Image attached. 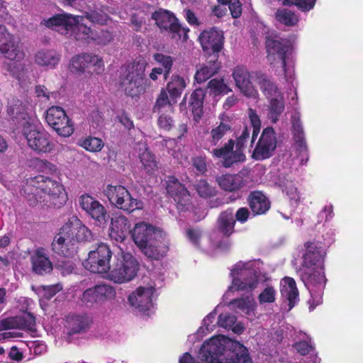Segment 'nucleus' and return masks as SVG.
<instances>
[{
    "instance_id": "obj_35",
    "label": "nucleus",
    "mask_w": 363,
    "mask_h": 363,
    "mask_svg": "<svg viewBox=\"0 0 363 363\" xmlns=\"http://www.w3.org/2000/svg\"><path fill=\"white\" fill-rule=\"evenodd\" d=\"M230 124L229 121L221 118L220 124L212 128L209 133V138L206 144V148L212 154L211 151L214 149L213 147L218 145L220 140L230 130Z\"/></svg>"
},
{
    "instance_id": "obj_45",
    "label": "nucleus",
    "mask_w": 363,
    "mask_h": 363,
    "mask_svg": "<svg viewBox=\"0 0 363 363\" xmlns=\"http://www.w3.org/2000/svg\"><path fill=\"white\" fill-rule=\"evenodd\" d=\"M79 22L76 24L75 26L77 28V33H76V38L77 40H96L99 36L97 34L94 33L90 28L82 23L84 21V16H79Z\"/></svg>"
},
{
    "instance_id": "obj_58",
    "label": "nucleus",
    "mask_w": 363,
    "mask_h": 363,
    "mask_svg": "<svg viewBox=\"0 0 363 363\" xmlns=\"http://www.w3.org/2000/svg\"><path fill=\"white\" fill-rule=\"evenodd\" d=\"M84 18L91 21L94 23L98 24H105L108 20V16L107 14L100 12V11H91L90 13H87L84 16Z\"/></svg>"
},
{
    "instance_id": "obj_34",
    "label": "nucleus",
    "mask_w": 363,
    "mask_h": 363,
    "mask_svg": "<svg viewBox=\"0 0 363 363\" xmlns=\"http://www.w3.org/2000/svg\"><path fill=\"white\" fill-rule=\"evenodd\" d=\"M65 326L69 335L83 333L89 328V319L85 315H69L66 318Z\"/></svg>"
},
{
    "instance_id": "obj_40",
    "label": "nucleus",
    "mask_w": 363,
    "mask_h": 363,
    "mask_svg": "<svg viewBox=\"0 0 363 363\" xmlns=\"http://www.w3.org/2000/svg\"><path fill=\"white\" fill-rule=\"evenodd\" d=\"M203 98L204 91L201 89H196L191 95L190 106L196 121L199 120L203 115Z\"/></svg>"
},
{
    "instance_id": "obj_31",
    "label": "nucleus",
    "mask_w": 363,
    "mask_h": 363,
    "mask_svg": "<svg viewBox=\"0 0 363 363\" xmlns=\"http://www.w3.org/2000/svg\"><path fill=\"white\" fill-rule=\"evenodd\" d=\"M128 228V219L123 215L116 214L111 220L109 236L116 242H121L125 240Z\"/></svg>"
},
{
    "instance_id": "obj_27",
    "label": "nucleus",
    "mask_w": 363,
    "mask_h": 363,
    "mask_svg": "<svg viewBox=\"0 0 363 363\" xmlns=\"http://www.w3.org/2000/svg\"><path fill=\"white\" fill-rule=\"evenodd\" d=\"M7 113L17 125V128H21V130L35 121L28 115L22 102L16 99H12L9 102Z\"/></svg>"
},
{
    "instance_id": "obj_13",
    "label": "nucleus",
    "mask_w": 363,
    "mask_h": 363,
    "mask_svg": "<svg viewBox=\"0 0 363 363\" xmlns=\"http://www.w3.org/2000/svg\"><path fill=\"white\" fill-rule=\"evenodd\" d=\"M250 130L247 127L242 130L241 135L237 139L236 150L233 151L234 143L229 140L220 149H213L212 155L218 158H223V165L230 167L234 163L243 162L245 156L242 152L245 143L249 140Z\"/></svg>"
},
{
    "instance_id": "obj_10",
    "label": "nucleus",
    "mask_w": 363,
    "mask_h": 363,
    "mask_svg": "<svg viewBox=\"0 0 363 363\" xmlns=\"http://www.w3.org/2000/svg\"><path fill=\"white\" fill-rule=\"evenodd\" d=\"M146 66V60L139 57L126 67L121 77L120 84L127 95L135 97L145 92Z\"/></svg>"
},
{
    "instance_id": "obj_2",
    "label": "nucleus",
    "mask_w": 363,
    "mask_h": 363,
    "mask_svg": "<svg viewBox=\"0 0 363 363\" xmlns=\"http://www.w3.org/2000/svg\"><path fill=\"white\" fill-rule=\"evenodd\" d=\"M199 358L203 363H252L243 345L223 335L205 341Z\"/></svg>"
},
{
    "instance_id": "obj_1",
    "label": "nucleus",
    "mask_w": 363,
    "mask_h": 363,
    "mask_svg": "<svg viewBox=\"0 0 363 363\" xmlns=\"http://www.w3.org/2000/svg\"><path fill=\"white\" fill-rule=\"evenodd\" d=\"M304 246L301 277L311 294L308 303L309 309L312 311L322 303V295L326 282L323 267L325 252L315 242H306Z\"/></svg>"
},
{
    "instance_id": "obj_57",
    "label": "nucleus",
    "mask_w": 363,
    "mask_h": 363,
    "mask_svg": "<svg viewBox=\"0 0 363 363\" xmlns=\"http://www.w3.org/2000/svg\"><path fill=\"white\" fill-rule=\"evenodd\" d=\"M62 289V286L57 284L48 286H41L39 288L40 294L47 299H50L53 297L57 292Z\"/></svg>"
},
{
    "instance_id": "obj_63",
    "label": "nucleus",
    "mask_w": 363,
    "mask_h": 363,
    "mask_svg": "<svg viewBox=\"0 0 363 363\" xmlns=\"http://www.w3.org/2000/svg\"><path fill=\"white\" fill-rule=\"evenodd\" d=\"M186 235L189 240L196 246H199L201 241L204 239L202 238L201 231L197 229H188Z\"/></svg>"
},
{
    "instance_id": "obj_49",
    "label": "nucleus",
    "mask_w": 363,
    "mask_h": 363,
    "mask_svg": "<svg viewBox=\"0 0 363 363\" xmlns=\"http://www.w3.org/2000/svg\"><path fill=\"white\" fill-rule=\"evenodd\" d=\"M86 62L85 54L78 55L72 58L69 68L73 72L83 73L88 70V64Z\"/></svg>"
},
{
    "instance_id": "obj_28",
    "label": "nucleus",
    "mask_w": 363,
    "mask_h": 363,
    "mask_svg": "<svg viewBox=\"0 0 363 363\" xmlns=\"http://www.w3.org/2000/svg\"><path fill=\"white\" fill-rule=\"evenodd\" d=\"M199 40L203 50L209 52H218L223 45V35L214 28L203 31Z\"/></svg>"
},
{
    "instance_id": "obj_9",
    "label": "nucleus",
    "mask_w": 363,
    "mask_h": 363,
    "mask_svg": "<svg viewBox=\"0 0 363 363\" xmlns=\"http://www.w3.org/2000/svg\"><path fill=\"white\" fill-rule=\"evenodd\" d=\"M255 262H239L230 270L232 277L231 285L228 287L225 296H229L232 291H251L258 285V273L255 269Z\"/></svg>"
},
{
    "instance_id": "obj_54",
    "label": "nucleus",
    "mask_w": 363,
    "mask_h": 363,
    "mask_svg": "<svg viewBox=\"0 0 363 363\" xmlns=\"http://www.w3.org/2000/svg\"><path fill=\"white\" fill-rule=\"evenodd\" d=\"M164 107H168L170 110L172 109V106L168 98L167 91L164 89H162L156 100L153 111L154 112L159 113Z\"/></svg>"
},
{
    "instance_id": "obj_33",
    "label": "nucleus",
    "mask_w": 363,
    "mask_h": 363,
    "mask_svg": "<svg viewBox=\"0 0 363 363\" xmlns=\"http://www.w3.org/2000/svg\"><path fill=\"white\" fill-rule=\"evenodd\" d=\"M280 292L283 301H288L290 311L298 301V291L294 279L287 277L282 279Z\"/></svg>"
},
{
    "instance_id": "obj_50",
    "label": "nucleus",
    "mask_w": 363,
    "mask_h": 363,
    "mask_svg": "<svg viewBox=\"0 0 363 363\" xmlns=\"http://www.w3.org/2000/svg\"><path fill=\"white\" fill-rule=\"evenodd\" d=\"M80 145L89 152H99L104 143L101 139L96 137H87L81 140Z\"/></svg>"
},
{
    "instance_id": "obj_11",
    "label": "nucleus",
    "mask_w": 363,
    "mask_h": 363,
    "mask_svg": "<svg viewBox=\"0 0 363 363\" xmlns=\"http://www.w3.org/2000/svg\"><path fill=\"white\" fill-rule=\"evenodd\" d=\"M138 270V263L133 255L122 253L114 257L107 279L117 284L125 283L134 279Z\"/></svg>"
},
{
    "instance_id": "obj_46",
    "label": "nucleus",
    "mask_w": 363,
    "mask_h": 363,
    "mask_svg": "<svg viewBox=\"0 0 363 363\" xmlns=\"http://www.w3.org/2000/svg\"><path fill=\"white\" fill-rule=\"evenodd\" d=\"M208 89L209 90V93L214 96L227 94L228 92L231 91V89L224 82L223 79H213L209 81Z\"/></svg>"
},
{
    "instance_id": "obj_24",
    "label": "nucleus",
    "mask_w": 363,
    "mask_h": 363,
    "mask_svg": "<svg viewBox=\"0 0 363 363\" xmlns=\"http://www.w3.org/2000/svg\"><path fill=\"white\" fill-rule=\"evenodd\" d=\"M291 131L294 140L295 146L301 154V164H306L308 160L307 146L305 140V135L302 123L301 121V113L296 109L294 110L291 117Z\"/></svg>"
},
{
    "instance_id": "obj_61",
    "label": "nucleus",
    "mask_w": 363,
    "mask_h": 363,
    "mask_svg": "<svg viewBox=\"0 0 363 363\" xmlns=\"http://www.w3.org/2000/svg\"><path fill=\"white\" fill-rule=\"evenodd\" d=\"M56 267L60 269L61 274L65 276L73 272L74 265L71 260L65 258L61 261H58L56 264Z\"/></svg>"
},
{
    "instance_id": "obj_4",
    "label": "nucleus",
    "mask_w": 363,
    "mask_h": 363,
    "mask_svg": "<svg viewBox=\"0 0 363 363\" xmlns=\"http://www.w3.org/2000/svg\"><path fill=\"white\" fill-rule=\"evenodd\" d=\"M132 237L135 245L148 258L160 259L167 251L168 242L165 233L147 223L135 224Z\"/></svg>"
},
{
    "instance_id": "obj_32",
    "label": "nucleus",
    "mask_w": 363,
    "mask_h": 363,
    "mask_svg": "<svg viewBox=\"0 0 363 363\" xmlns=\"http://www.w3.org/2000/svg\"><path fill=\"white\" fill-rule=\"evenodd\" d=\"M32 269L36 274L43 275L50 273L52 269V264L43 248L35 250L30 257Z\"/></svg>"
},
{
    "instance_id": "obj_62",
    "label": "nucleus",
    "mask_w": 363,
    "mask_h": 363,
    "mask_svg": "<svg viewBox=\"0 0 363 363\" xmlns=\"http://www.w3.org/2000/svg\"><path fill=\"white\" fill-rule=\"evenodd\" d=\"M157 123L160 128L169 130L174 125V121L170 116L162 113L159 116Z\"/></svg>"
},
{
    "instance_id": "obj_41",
    "label": "nucleus",
    "mask_w": 363,
    "mask_h": 363,
    "mask_svg": "<svg viewBox=\"0 0 363 363\" xmlns=\"http://www.w3.org/2000/svg\"><path fill=\"white\" fill-rule=\"evenodd\" d=\"M219 69L220 65L216 60L210 61L197 70L195 79L198 83H202L216 74Z\"/></svg>"
},
{
    "instance_id": "obj_15",
    "label": "nucleus",
    "mask_w": 363,
    "mask_h": 363,
    "mask_svg": "<svg viewBox=\"0 0 363 363\" xmlns=\"http://www.w3.org/2000/svg\"><path fill=\"white\" fill-rule=\"evenodd\" d=\"M22 133L27 140L28 147L38 154L49 153L55 147L48 133L37 128L35 121L25 126Z\"/></svg>"
},
{
    "instance_id": "obj_47",
    "label": "nucleus",
    "mask_w": 363,
    "mask_h": 363,
    "mask_svg": "<svg viewBox=\"0 0 363 363\" xmlns=\"http://www.w3.org/2000/svg\"><path fill=\"white\" fill-rule=\"evenodd\" d=\"M194 188L198 194L202 198H210L216 194V190L211 186L206 180L201 179L194 184Z\"/></svg>"
},
{
    "instance_id": "obj_37",
    "label": "nucleus",
    "mask_w": 363,
    "mask_h": 363,
    "mask_svg": "<svg viewBox=\"0 0 363 363\" xmlns=\"http://www.w3.org/2000/svg\"><path fill=\"white\" fill-rule=\"evenodd\" d=\"M250 206L252 212L256 214H262L267 212L270 206L267 197L260 191H255L250 196Z\"/></svg>"
},
{
    "instance_id": "obj_6",
    "label": "nucleus",
    "mask_w": 363,
    "mask_h": 363,
    "mask_svg": "<svg viewBox=\"0 0 363 363\" xmlns=\"http://www.w3.org/2000/svg\"><path fill=\"white\" fill-rule=\"evenodd\" d=\"M0 53L15 62L6 65V69L15 77H20L24 66L19 63L25 57L19 42L10 33L5 26L0 24Z\"/></svg>"
},
{
    "instance_id": "obj_21",
    "label": "nucleus",
    "mask_w": 363,
    "mask_h": 363,
    "mask_svg": "<svg viewBox=\"0 0 363 363\" xmlns=\"http://www.w3.org/2000/svg\"><path fill=\"white\" fill-rule=\"evenodd\" d=\"M115 289L106 284H98L85 290L82 294V301L90 305L102 304L115 298Z\"/></svg>"
},
{
    "instance_id": "obj_3",
    "label": "nucleus",
    "mask_w": 363,
    "mask_h": 363,
    "mask_svg": "<svg viewBox=\"0 0 363 363\" xmlns=\"http://www.w3.org/2000/svg\"><path fill=\"white\" fill-rule=\"evenodd\" d=\"M21 194L32 206L38 202H45L60 208L67 199L65 189L60 183L43 176L28 179L22 186Z\"/></svg>"
},
{
    "instance_id": "obj_17",
    "label": "nucleus",
    "mask_w": 363,
    "mask_h": 363,
    "mask_svg": "<svg viewBox=\"0 0 363 363\" xmlns=\"http://www.w3.org/2000/svg\"><path fill=\"white\" fill-rule=\"evenodd\" d=\"M152 18L161 30L168 31L172 34V38L184 40L187 38L188 29L182 28L177 22V18L166 10H160L152 14Z\"/></svg>"
},
{
    "instance_id": "obj_42",
    "label": "nucleus",
    "mask_w": 363,
    "mask_h": 363,
    "mask_svg": "<svg viewBox=\"0 0 363 363\" xmlns=\"http://www.w3.org/2000/svg\"><path fill=\"white\" fill-rule=\"evenodd\" d=\"M235 219L232 211H226L223 212L218 220V227L221 233L224 235H229L234 230Z\"/></svg>"
},
{
    "instance_id": "obj_55",
    "label": "nucleus",
    "mask_w": 363,
    "mask_h": 363,
    "mask_svg": "<svg viewBox=\"0 0 363 363\" xmlns=\"http://www.w3.org/2000/svg\"><path fill=\"white\" fill-rule=\"evenodd\" d=\"M85 57L87 60L88 69L92 67L94 69L93 71L97 74L103 71L104 63L101 57L91 54H85Z\"/></svg>"
},
{
    "instance_id": "obj_36",
    "label": "nucleus",
    "mask_w": 363,
    "mask_h": 363,
    "mask_svg": "<svg viewBox=\"0 0 363 363\" xmlns=\"http://www.w3.org/2000/svg\"><path fill=\"white\" fill-rule=\"evenodd\" d=\"M35 63L40 67L48 69L55 68L60 61V55L52 50H40L35 55Z\"/></svg>"
},
{
    "instance_id": "obj_48",
    "label": "nucleus",
    "mask_w": 363,
    "mask_h": 363,
    "mask_svg": "<svg viewBox=\"0 0 363 363\" xmlns=\"http://www.w3.org/2000/svg\"><path fill=\"white\" fill-rule=\"evenodd\" d=\"M279 185L282 189L283 191L286 192V194L291 200L297 201L299 199L297 189L294 186L292 181L289 180L285 177L279 178Z\"/></svg>"
},
{
    "instance_id": "obj_29",
    "label": "nucleus",
    "mask_w": 363,
    "mask_h": 363,
    "mask_svg": "<svg viewBox=\"0 0 363 363\" xmlns=\"http://www.w3.org/2000/svg\"><path fill=\"white\" fill-rule=\"evenodd\" d=\"M255 77L257 84L267 101L284 97V94L267 75L257 72H255Z\"/></svg>"
},
{
    "instance_id": "obj_56",
    "label": "nucleus",
    "mask_w": 363,
    "mask_h": 363,
    "mask_svg": "<svg viewBox=\"0 0 363 363\" xmlns=\"http://www.w3.org/2000/svg\"><path fill=\"white\" fill-rule=\"evenodd\" d=\"M248 116L251 121V124L253 127L252 130V139H251V143H252L255 139V138L257 136L258 133L260 129L261 126V121L260 119L257 114L256 111L253 110L252 108L248 109Z\"/></svg>"
},
{
    "instance_id": "obj_59",
    "label": "nucleus",
    "mask_w": 363,
    "mask_h": 363,
    "mask_svg": "<svg viewBox=\"0 0 363 363\" xmlns=\"http://www.w3.org/2000/svg\"><path fill=\"white\" fill-rule=\"evenodd\" d=\"M235 316L230 315L228 313H225L219 315L218 325L225 329H230L235 325Z\"/></svg>"
},
{
    "instance_id": "obj_20",
    "label": "nucleus",
    "mask_w": 363,
    "mask_h": 363,
    "mask_svg": "<svg viewBox=\"0 0 363 363\" xmlns=\"http://www.w3.org/2000/svg\"><path fill=\"white\" fill-rule=\"evenodd\" d=\"M155 289V286H139L128 296V301L132 307L139 312L145 313L153 306Z\"/></svg>"
},
{
    "instance_id": "obj_39",
    "label": "nucleus",
    "mask_w": 363,
    "mask_h": 363,
    "mask_svg": "<svg viewBox=\"0 0 363 363\" xmlns=\"http://www.w3.org/2000/svg\"><path fill=\"white\" fill-rule=\"evenodd\" d=\"M228 306L236 312L240 311L246 315H250L254 311L255 302L252 296H247L245 298L233 299L230 301Z\"/></svg>"
},
{
    "instance_id": "obj_16",
    "label": "nucleus",
    "mask_w": 363,
    "mask_h": 363,
    "mask_svg": "<svg viewBox=\"0 0 363 363\" xmlns=\"http://www.w3.org/2000/svg\"><path fill=\"white\" fill-rule=\"evenodd\" d=\"M111 252L108 246L101 243L98 247L89 252L88 258L84 262V267L93 273L107 274L111 267L110 260Z\"/></svg>"
},
{
    "instance_id": "obj_18",
    "label": "nucleus",
    "mask_w": 363,
    "mask_h": 363,
    "mask_svg": "<svg viewBox=\"0 0 363 363\" xmlns=\"http://www.w3.org/2000/svg\"><path fill=\"white\" fill-rule=\"evenodd\" d=\"M45 119L56 133L63 137H69L73 133V125L65 111L59 106H52L46 111Z\"/></svg>"
},
{
    "instance_id": "obj_52",
    "label": "nucleus",
    "mask_w": 363,
    "mask_h": 363,
    "mask_svg": "<svg viewBox=\"0 0 363 363\" xmlns=\"http://www.w3.org/2000/svg\"><path fill=\"white\" fill-rule=\"evenodd\" d=\"M140 159L147 172L153 171L156 168L157 162L155 157L147 148L140 153Z\"/></svg>"
},
{
    "instance_id": "obj_23",
    "label": "nucleus",
    "mask_w": 363,
    "mask_h": 363,
    "mask_svg": "<svg viewBox=\"0 0 363 363\" xmlns=\"http://www.w3.org/2000/svg\"><path fill=\"white\" fill-rule=\"evenodd\" d=\"M277 145V138L274 130L267 127L262 131L258 143L253 151L252 157L255 160H264L269 157Z\"/></svg>"
},
{
    "instance_id": "obj_26",
    "label": "nucleus",
    "mask_w": 363,
    "mask_h": 363,
    "mask_svg": "<svg viewBox=\"0 0 363 363\" xmlns=\"http://www.w3.org/2000/svg\"><path fill=\"white\" fill-rule=\"evenodd\" d=\"M79 16L71 14H60L45 21V26L55 30L62 35H67L72 31L76 24L79 23Z\"/></svg>"
},
{
    "instance_id": "obj_53",
    "label": "nucleus",
    "mask_w": 363,
    "mask_h": 363,
    "mask_svg": "<svg viewBox=\"0 0 363 363\" xmlns=\"http://www.w3.org/2000/svg\"><path fill=\"white\" fill-rule=\"evenodd\" d=\"M277 291L272 286H266L258 296L260 304L271 303L275 301Z\"/></svg>"
},
{
    "instance_id": "obj_44",
    "label": "nucleus",
    "mask_w": 363,
    "mask_h": 363,
    "mask_svg": "<svg viewBox=\"0 0 363 363\" xmlns=\"http://www.w3.org/2000/svg\"><path fill=\"white\" fill-rule=\"evenodd\" d=\"M275 18L286 26H294L299 21L298 16L288 9H278L275 13Z\"/></svg>"
},
{
    "instance_id": "obj_7",
    "label": "nucleus",
    "mask_w": 363,
    "mask_h": 363,
    "mask_svg": "<svg viewBox=\"0 0 363 363\" xmlns=\"http://www.w3.org/2000/svg\"><path fill=\"white\" fill-rule=\"evenodd\" d=\"M0 53L15 62L6 65V69L15 77H20L24 66L19 63L25 57L19 42L10 33L5 26L0 24Z\"/></svg>"
},
{
    "instance_id": "obj_12",
    "label": "nucleus",
    "mask_w": 363,
    "mask_h": 363,
    "mask_svg": "<svg viewBox=\"0 0 363 363\" xmlns=\"http://www.w3.org/2000/svg\"><path fill=\"white\" fill-rule=\"evenodd\" d=\"M267 59L271 65L284 69L286 80L292 78L294 70L286 67L287 54L291 49L289 40L285 38L268 37L266 40Z\"/></svg>"
},
{
    "instance_id": "obj_43",
    "label": "nucleus",
    "mask_w": 363,
    "mask_h": 363,
    "mask_svg": "<svg viewBox=\"0 0 363 363\" xmlns=\"http://www.w3.org/2000/svg\"><path fill=\"white\" fill-rule=\"evenodd\" d=\"M186 86V82L184 78L179 75L174 74L167 83V90L172 99L178 98L181 96Z\"/></svg>"
},
{
    "instance_id": "obj_25",
    "label": "nucleus",
    "mask_w": 363,
    "mask_h": 363,
    "mask_svg": "<svg viewBox=\"0 0 363 363\" xmlns=\"http://www.w3.org/2000/svg\"><path fill=\"white\" fill-rule=\"evenodd\" d=\"M232 76L236 86L247 97H256L257 91L254 87L251 78L255 77V73L250 74L246 67L237 66L233 69Z\"/></svg>"
},
{
    "instance_id": "obj_51",
    "label": "nucleus",
    "mask_w": 363,
    "mask_h": 363,
    "mask_svg": "<svg viewBox=\"0 0 363 363\" xmlns=\"http://www.w3.org/2000/svg\"><path fill=\"white\" fill-rule=\"evenodd\" d=\"M154 60L160 65L163 67V72L164 77L167 78L172 69L174 60L169 55H166L162 53H156L153 56Z\"/></svg>"
},
{
    "instance_id": "obj_5",
    "label": "nucleus",
    "mask_w": 363,
    "mask_h": 363,
    "mask_svg": "<svg viewBox=\"0 0 363 363\" xmlns=\"http://www.w3.org/2000/svg\"><path fill=\"white\" fill-rule=\"evenodd\" d=\"M91 238V230L78 218L72 216L55 237L52 243V250L59 255L67 257L74 252L76 242L90 241Z\"/></svg>"
},
{
    "instance_id": "obj_60",
    "label": "nucleus",
    "mask_w": 363,
    "mask_h": 363,
    "mask_svg": "<svg viewBox=\"0 0 363 363\" xmlns=\"http://www.w3.org/2000/svg\"><path fill=\"white\" fill-rule=\"evenodd\" d=\"M35 167L40 172L45 174H52L57 170V167L55 164L45 160H37L35 161Z\"/></svg>"
},
{
    "instance_id": "obj_30",
    "label": "nucleus",
    "mask_w": 363,
    "mask_h": 363,
    "mask_svg": "<svg viewBox=\"0 0 363 363\" xmlns=\"http://www.w3.org/2000/svg\"><path fill=\"white\" fill-rule=\"evenodd\" d=\"M216 182L224 191H236L245 187L247 181L242 174H225L217 177Z\"/></svg>"
},
{
    "instance_id": "obj_19",
    "label": "nucleus",
    "mask_w": 363,
    "mask_h": 363,
    "mask_svg": "<svg viewBox=\"0 0 363 363\" xmlns=\"http://www.w3.org/2000/svg\"><path fill=\"white\" fill-rule=\"evenodd\" d=\"M79 205L85 213L94 220L96 226L104 228L108 222L107 210L94 197L84 194L79 199Z\"/></svg>"
},
{
    "instance_id": "obj_14",
    "label": "nucleus",
    "mask_w": 363,
    "mask_h": 363,
    "mask_svg": "<svg viewBox=\"0 0 363 363\" xmlns=\"http://www.w3.org/2000/svg\"><path fill=\"white\" fill-rule=\"evenodd\" d=\"M105 194L116 208L128 213L143 208V202L133 198L123 186L108 184L105 190Z\"/></svg>"
},
{
    "instance_id": "obj_64",
    "label": "nucleus",
    "mask_w": 363,
    "mask_h": 363,
    "mask_svg": "<svg viewBox=\"0 0 363 363\" xmlns=\"http://www.w3.org/2000/svg\"><path fill=\"white\" fill-rule=\"evenodd\" d=\"M294 347L301 355L309 354L313 349V346L306 341H300L294 345Z\"/></svg>"
},
{
    "instance_id": "obj_38",
    "label": "nucleus",
    "mask_w": 363,
    "mask_h": 363,
    "mask_svg": "<svg viewBox=\"0 0 363 363\" xmlns=\"http://www.w3.org/2000/svg\"><path fill=\"white\" fill-rule=\"evenodd\" d=\"M285 108L284 97L268 101L267 117L272 123H276Z\"/></svg>"
},
{
    "instance_id": "obj_22",
    "label": "nucleus",
    "mask_w": 363,
    "mask_h": 363,
    "mask_svg": "<svg viewBox=\"0 0 363 363\" xmlns=\"http://www.w3.org/2000/svg\"><path fill=\"white\" fill-rule=\"evenodd\" d=\"M167 191L177 202V208L179 211H186L193 208L190 203L191 196L188 190L174 177L169 178Z\"/></svg>"
},
{
    "instance_id": "obj_8",
    "label": "nucleus",
    "mask_w": 363,
    "mask_h": 363,
    "mask_svg": "<svg viewBox=\"0 0 363 363\" xmlns=\"http://www.w3.org/2000/svg\"><path fill=\"white\" fill-rule=\"evenodd\" d=\"M0 53L15 62L6 65V69L15 77H20L24 66L19 63L25 57L19 42L10 33L5 26L0 24Z\"/></svg>"
}]
</instances>
